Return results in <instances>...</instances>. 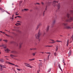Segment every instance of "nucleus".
<instances>
[{"mask_svg": "<svg viewBox=\"0 0 73 73\" xmlns=\"http://www.w3.org/2000/svg\"><path fill=\"white\" fill-rule=\"evenodd\" d=\"M67 17H68L69 19L67 20L66 21L67 22H70L72 21V20H73V17H70V15L69 13H68L67 15Z\"/></svg>", "mask_w": 73, "mask_h": 73, "instance_id": "1", "label": "nucleus"}, {"mask_svg": "<svg viewBox=\"0 0 73 73\" xmlns=\"http://www.w3.org/2000/svg\"><path fill=\"white\" fill-rule=\"evenodd\" d=\"M40 35H41V33H40V32L39 31L38 34H36L35 35V38H36V39H39Z\"/></svg>", "mask_w": 73, "mask_h": 73, "instance_id": "2", "label": "nucleus"}, {"mask_svg": "<svg viewBox=\"0 0 73 73\" xmlns=\"http://www.w3.org/2000/svg\"><path fill=\"white\" fill-rule=\"evenodd\" d=\"M3 65H1V64H0V66L1 67V68H0V70H1V71L3 70Z\"/></svg>", "mask_w": 73, "mask_h": 73, "instance_id": "3", "label": "nucleus"}, {"mask_svg": "<svg viewBox=\"0 0 73 73\" xmlns=\"http://www.w3.org/2000/svg\"><path fill=\"white\" fill-rule=\"evenodd\" d=\"M41 25H42V24H41V23H39L38 25V26L36 27L37 29H38V27L41 26Z\"/></svg>", "mask_w": 73, "mask_h": 73, "instance_id": "4", "label": "nucleus"}, {"mask_svg": "<svg viewBox=\"0 0 73 73\" xmlns=\"http://www.w3.org/2000/svg\"><path fill=\"white\" fill-rule=\"evenodd\" d=\"M66 28H67L68 29H72V28H73V27L71 28L70 26H66Z\"/></svg>", "mask_w": 73, "mask_h": 73, "instance_id": "5", "label": "nucleus"}, {"mask_svg": "<svg viewBox=\"0 0 73 73\" xmlns=\"http://www.w3.org/2000/svg\"><path fill=\"white\" fill-rule=\"evenodd\" d=\"M58 66L59 69L61 70V71H62V69H61V66L60 65V64H58Z\"/></svg>", "mask_w": 73, "mask_h": 73, "instance_id": "6", "label": "nucleus"}, {"mask_svg": "<svg viewBox=\"0 0 73 73\" xmlns=\"http://www.w3.org/2000/svg\"><path fill=\"white\" fill-rule=\"evenodd\" d=\"M0 62H5L4 60H3V59H0Z\"/></svg>", "mask_w": 73, "mask_h": 73, "instance_id": "7", "label": "nucleus"}, {"mask_svg": "<svg viewBox=\"0 0 73 73\" xmlns=\"http://www.w3.org/2000/svg\"><path fill=\"white\" fill-rule=\"evenodd\" d=\"M71 50H70V51L68 53V57H69V56H70V54H71Z\"/></svg>", "mask_w": 73, "mask_h": 73, "instance_id": "8", "label": "nucleus"}, {"mask_svg": "<svg viewBox=\"0 0 73 73\" xmlns=\"http://www.w3.org/2000/svg\"><path fill=\"white\" fill-rule=\"evenodd\" d=\"M10 56H11V57H12V58H13V57H16V56H15L13 55H12V54H11L10 55Z\"/></svg>", "mask_w": 73, "mask_h": 73, "instance_id": "9", "label": "nucleus"}, {"mask_svg": "<svg viewBox=\"0 0 73 73\" xmlns=\"http://www.w3.org/2000/svg\"><path fill=\"white\" fill-rule=\"evenodd\" d=\"M49 26H48L47 27V28L46 29V31H49Z\"/></svg>", "mask_w": 73, "mask_h": 73, "instance_id": "10", "label": "nucleus"}, {"mask_svg": "<svg viewBox=\"0 0 73 73\" xmlns=\"http://www.w3.org/2000/svg\"><path fill=\"white\" fill-rule=\"evenodd\" d=\"M5 51L6 52H7H7H8L9 51H11V50H9V49L8 48H7V49L6 50H5Z\"/></svg>", "mask_w": 73, "mask_h": 73, "instance_id": "11", "label": "nucleus"}, {"mask_svg": "<svg viewBox=\"0 0 73 73\" xmlns=\"http://www.w3.org/2000/svg\"><path fill=\"white\" fill-rule=\"evenodd\" d=\"M58 6V8L59 9L60 8V3H59L58 5H57Z\"/></svg>", "mask_w": 73, "mask_h": 73, "instance_id": "12", "label": "nucleus"}, {"mask_svg": "<svg viewBox=\"0 0 73 73\" xmlns=\"http://www.w3.org/2000/svg\"><path fill=\"white\" fill-rule=\"evenodd\" d=\"M25 66H27V67H29V68H33V66H28L27 65H25Z\"/></svg>", "mask_w": 73, "mask_h": 73, "instance_id": "13", "label": "nucleus"}, {"mask_svg": "<svg viewBox=\"0 0 73 73\" xmlns=\"http://www.w3.org/2000/svg\"><path fill=\"white\" fill-rule=\"evenodd\" d=\"M35 60V58H33V59H29V61H32L34 60Z\"/></svg>", "mask_w": 73, "mask_h": 73, "instance_id": "14", "label": "nucleus"}, {"mask_svg": "<svg viewBox=\"0 0 73 73\" xmlns=\"http://www.w3.org/2000/svg\"><path fill=\"white\" fill-rule=\"evenodd\" d=\"M57 50H58V46H56V48L55 49V51H56V52H57Z\"/></svg>", "mask_w": 73, "mask_h": 73, "instance_id": "15", "label": "nucleus"}, {"mask_svg": "<svg viewBox=\"0 0 73 73\" xmlns=\"http://www.w3.org/2000/svg\"><path fill=\"white\" fill-rule=\"evenodd\" d=\"M67 46H68L69 44V40H68L67 42Z\"/></svg>", "mask_w": 73, "mask_h": 73, "instance_id": "16", "label": "nucleus"}, {"mask_svg": "<svg viewBox=\"0 0 73 73\" xmlns=\"http://www.w3.org/2000/svg\"><path fill=\"white\" fill-rule=\"evenodd\" d=\"M51 70H52V68H50L48 71V72H50V71H51Z\"/></svg>", "mask_w": 73, "mask_h": 73, "instance_id": "17", "label": "nucleus"}, {"mask_svg": "<svg viewBox=\"0 0 73 73\" xmlns=\"http://www.w3.org/2000/svg\"><path fill=\"white\" fill-rule=\"evenodd\" d=\"M58 3V2L56 1H54L53 2V4H55V3Z\"/></svg>", "mask_w": 73, "mask_h": 73, "instance_id": "18", "label": "nucleus"}, {"mask_svg": "<svg viewBox=\"0 0 73 73\" xmlns=\"http://www.w3.org/2000/svg\"><path fill=\"white\" fill-rule=\"evenodd\" d=\"M62 25H64V26H66V25H67V23H63Z\"/></svg>", "mask_w": 73, "mask_h": 73, "instance_id": "19", "label": "nucleus"}, {"mask_svg": "<svg viewBox=\"0 0 73 73\" xmlns=\"http://www.w3.org/2000/svg\"><path fill=\"white\" fill-rule=\"evenodd\" d=\"M3 41H4L6 42H8V40H3Z\"/></svg>", "mask_w": 73, "mask_h": 73, "instance_id": "20", "label": "nucleus"}, {"mask_svg": "<svg viewBox=\"0 0 73 73\" xmlns=\"http://www.w3.org/2000/svg\"><path fill=\"white\" fill-rule=\"evenodd\" d=\"M19 48H21V44H19Z\"/></svg>", "mask_w": 73, "mask_h": 73, "instance_id": "21", "label": "nucleus"}, {"mask_svg": "<svg viewBox=\"0 0 73 73\" xmlns=\"http://www.w3.org/2000/svg\"><path fill=\"white\" fill-rule=\"evenodd\" d=\"M54 54L55 56H57V53L56 52H54Z\"/></svg>", "mask_w": 73, "mask_h": 73, "instance_id": "22", "label": "nucleus"}, {"mask_svg": "<svg viewBox=\"0 0 73 73\" xmlns=\"http://www.w3.org/2000/svg\"><path fill=\"white\" fill-rule=\"evenodd\" d=\"M25 65H29V66H31V65L28 64H27V63H25Z\"/></svg>", "mask_w": 73, "mask_h": 73, "instance_id": "23", "label": "nucleus"}, {"mask_svg": "<svg viewBox=\"0 0 73 73\" xmlns=\"http://www.w3.org/2000/svg\"><path fill=\"white\" fill-rule=\"evenodd\" d=\"M4 44H3L2 45H0V47H4Z\"/></svg>", "mask_w": 73, "mask_h": 73, "instance_id": "24", "label": "nucleus"}, {"mask_svg": "<svg viewBox=\"0 0 73 73\" xmlns=\"http://www.w3.org/2000/svg\"><path fill=\"white\" fill-rule=\"evenodd\" d=\"M5 63H7V64H9V63H10V62H8L7 61H6L5 62Z\"/></svg>", "mask_w": 73, "mask_h": 73, "instance_id": "25", "label": "nucleus"}, {"mask_svg": "<svg viewBox=\"0 0 73 73\" xmlns=\"http://www.w3.org/2000/svg\"><path fill=\"white\" fill-rule=\"evenodd\" d=\"M48 46V47H52V46Z\"/></svg>", "mask_w": 73, "mask_h": 73, "instance_id": "26", "label": "nucleus"}, {"mask_svg": "<svg viewBox=\"0 0 73 73\" xmlns=\"http://www.w3.org/2000/svg\"><path fill=\"white\" fill-rule=\"evenodd\" d=\"M55 22H56V21H54L52 22L53 24H54V23H55Z\"/></svg>", "mask_w": 73, "mask_h": 73, "instance_id": "27", "label": "nucleus"}, {"mask_svg": "<svg viewBox=\"0 0 73 73\" xmlns=\"http://www.w3.org/2000/svg\"><path fill=\"white\" fill-rule=\"evenodd\" d=\"M63 63H64V65H66L65 63V62H64V60H63Z\"/></svg>", "mask_w": 73, "mask_h": 73, "instance_id": "28", "label": "nucleus"}, {"mask_svg": "<svg viewBox=\"0 0 73 73\" xmlns=\"http://www.w3.org/2000/svg\"><path fill=\"white\" fill-rule=\"evenodd\" d=\"M5 35H6V36H7L8 37H10V36H9V35H7V34H5Z\"/></svg>", "mask_w": 73, "mask_h": 73, "instance_id": "29", "label": "nucleus"}, {"mask_svg": "<svg viewBox=\"0 0 73 73\" xmlns=\"http://www.w3.org/2000/svg\"><path fill=\"white\" fill-rule=\"evenodd\" d=\"M17 69L18 70V71H20V70H21V69H18V68H17Z\"/></svg>", "mask_w": 73, "mask_h": 73, "instance_id": "30", "label": "nucleus"}, {"mask_svg": "<svg viewBox=\"0 0 73 73\" xmlns=\"http://www.w3.org/2000/svg\"><path fill=\"white\" fill-rule=\"evenodd\" d=\"M3 68H6V67L5 66L3 65Z\"/></svg>", "mask_w": 73, "mask_h": 73, "instance_id": "31", "label": "nucleus"}, {"mask_svg": "<svg viewBox=\"0 0 73 73\" xmlns=\"http://www.w3.org/2000/svg\"><path fill=\"white\" fill-rule=\"evenodd\" d=\"M45 53H46L48 54H50V52H45Z\"/></svg>", "mask_w": 73, "mask_h": 73, "instance_id": "32", "label": "nucleus"}, {"mask_svg": "<svg viewBox=\"0 0 73 73\" xmlns=\"http://www.w3.org/2000/svg\"><path fill=\"white\" fill-rule=\"evenodd\" d=\"M50 54H49L48 56V59H49V56H50Z\"/></svg>", "mask_w": 73, "mask_h": 73, "instance_id": "33", "label": "nucleus"}, {"mask_svg": "<svg viewBox=\"0 0 73 73\" xmlns=\"http://www.w3.org/2000/svg\"><path fill=\"white\" fill-rule=\"evenodd\" d=\"M24 10H25V11H28V9H25Z\"/></svg>", "mask_w": 73, "mask_h": 73, "instance_id": "34", "label": "nucleus"}, {"mask_svg": "<svg viewBox=\"0 0 73 73\" xmlns=\"http://www.w3.org/2000/svg\"><path fill=\"white\" fill-rule=\"evenodd\" d=\"M9 63V64H10V65H13V63Z\"/></svg>", "mask_w": 73, "mask_h": 73, "instance_id": "35", "label": "nucleus"}, {"mask_svg": "<svg viewBox=\"0 0 73 73\" xmlns=\"http://www.w3.org/2000/svg\"><path fill=\"white\" fill-rule=\"evenodd\" d=\"M35 54V53H33V56H35V54Z\"/></svg>", "mask_w": 73, "mask_h": 73, "instance_id": "36", "label": "nucleus"}, {"mask_svg": "<svg viewBox=\"0 0 73 73\" xmlns=\"http://www.w3.org/2000/svg\"><path fill=\"white\" fill-rule=\"evenodd\" d=\"M25 11V10H24V9H23L22 10V12H24Z\"/></svg>", "mask_w": 73, "mask_h": 73, "instance_id": "37", "label": "nucleus"}, {"mask_svg": "<svg viewBox=\"0 0 73 73\" xmlns=\"http://www.w3.org/2000/svg\"><path fill=\"white\" fill-rule=\"evenodd\" d=\"M50 40H51V41H54V40L50 39Z\"/></svg>", "mask_w": 73, "mask_h": 73, "instance_id": "38", "label": "nucleus"}, {"mask_svg": "<svg viewBox=\"0 0 73 73\" xmlns=\"http://www.w3.org/2000/svg\"><path fill=\"white\" fill-rule=\"evenodd\" d=\"M56 42H61V41L58 40H56Z\"/></svg>", "mask_w": 73, "mask_h": 73, "instance_id": "39", "label": "nucleus"}, {"mask_svg": "<svg viewBox=\"0 0 73 73\" xmlns=\"http://www.w3.org/2000/svg\"><path fill=\"white\" fill-rule=\"evenodd\" d=\"M15 15H19V14H17V13H16Z\"/></svg>", "mask_w": 73, "mask_h": 73, "instance_id": "40", "label": "nucleus"}, {"mask_svg": "<svg viewBox=\"0 0 73 73\" xmlns=\"http://www.w3.org/2000/svg\"><path fill=\"white\" fill-rule=\"evenodd\" d=\"M15 66H16L17 67H19V66L17 65H15Z\"/></svg>", "mask_w": 73, "mask_h": 73, "instance_id": "41", "label": "nucleus"}, {"mask_svg": "<svg viewBox=\"0 0 73 73\" xmlns=\"http://www.w3.org/2000/svg\"><path fill=\"white\" fill-rule=\"evenodd\" d=\"M47 9V7H46L45 9V10H46Z\"/></svg>", "mask_w": 73, "mask_h": 73, "instance_id": "42", "label": "nucleus"}, {"mask_svg": "<svg viewBox=\"0 0 73 73\" xmlns=\"http://www.w3.org/2000/svg\"><path fill=\"white\" fill-rule=\"evenodd\" d=\"M16 24H19V25H21L20 23H16Z\"/></svg>", "mask_w": 73, "mask_h": 73, "instance_id": "43", "label": "nucleus"}, {"mask_svg": "<svg viewBox=\"0 0 73 73\" xmlns=\"http://www.w3.org/2000/svg\"><path fill=\"white\" fill-rule=\"evenodd\" d=\"M11 19H12V20H13V18L11 17Z\"/></svg>", "mask_w": 73, "mask_h": 73, "instance_id": "44", "label": "nucleus"}, {"mask_svg": "<svg viewBox=\"0 0 73 73\" xmlns=\"http://www.w3.org/2000/svg\"><path fill=\"white\" fill-rule=\"evenodd\" d=\"M56 42V41L52 42H51V43H54V42Z\"/></svg>", "mask_w": 73, "mask_h": 73, "instance_id": "45", "label": "nucleus"}, {"mask_svg": "<svg viewBox=\"0 0 73 73\" xmlns=\"http://www.w3.org/2000/svg\"><path fill=\"white\" fill-rule=\"evenodd\" d=\"M12 17L13 18H13L14 17V15H13Z\"/></svg>", "mask_w": 73, "mask_h": 73, "instance_id": "46", "label": "nucleus"}, {"mask_svg": "<svg viewBox=\"0 0 73 73\" xmlns=\"http://www.w3.org/2000/svg\"><path fill=\"white\" fill-rule=\"evenodd\" d=\"M7 48V46H6L5 47H4V48Z\"/></svg>", "mask_w": 73, "mask_h": 73, "instance_id": "47", "label": "nucleus"}, {"mask_svg": "<svg viewBox=\"0 0 73 73\" xmlns=\"http://www.w3.org/2000/svg\"><path fill=\"white\" fill-rule=\"evenodd\" d=\"M39 61L40 62H41V61H42V60H39Z\"/></svg>", "mask_w": 73, "mask_h": 73, "instance_id": "48", "label": "nucleus"}, {"mask_svg": "<svg viewBox=\"0 0 73 73\" xmlns=\"http://www.w3.org/2000/svg\"><path fill=\"white\" fill-rule=\"evenodd\" d=\"M41 3L42 4V5H43L44 3L43 2H41Z\"/></svg>", "mask_w": 73, "mask_h": 73, "instance_id": "49", "label": "nucleus"}, {"mask_svg": "<svg viewBox=\"0 0 73 73\" xmlns=\"http://www.w3.org/2000/svg\"><path fill=\"white\" fill-rule=\"evenodd\" d=\"M22 3V1H20L19 2V3Z\"/></svg>", "mask_w": 73, "mask_h": 73, "instance_id": "50", "label": "nucleus"}, {"mask_svg": "<svg viewBox=\"0 0 73 73\" xmlns=\"http://www.w3.org/2000/svg\"><path fill=\"white\" fill-rule=\"evenodd\" d=\"M71 38H72V40H73V35L72 36Z\"/></svg>", "mask_w": 73, "mask_h": 73, "instance_id": "51", "label": "nucleus"}, {"mask_svg": "<svg viewBox=\"0 0 73 73\" xmlns=\"http://www.w3.org/2000/svg\"><path fill=\"white\" fill-rule=\"evenodd\" d=\"M71 25H72V26H73V23H72V24Z\"/></svg>", "mask_w": 73, "mask_h": 73, "instance_id": "52", "label": "nucleus"}, {"mask_svg": "<svg viewBox=\"0 0 73 73\" xmlns=\"http://www.w3.org/2000/svg\"><path fill=\"white\" fill-rule=\"evenodd\" d=\"M7 13H8V14H9V13H8V11L6 12Z\"/></svg>", "mask_w": 73, "mask_h": 73, "instance_id": "53", "label": "nucleus"}, {"mask_svg": "<svg viewBox=\"0 0 73 73\" xmlns=\"http://www.w3.org/2000/svg\"><path fill=\"white\" fill-rule=\"evenodd\" d=\"M17 17H20V16H17Z\"/></svg>", "mask_w": 73, "mask_h": 73, "instance_id": "54", "label": "nucleus"}, {"mask_svg": "<svg viewBox=\"0 0 73 73\" xmlns=\"http://www.w3.org/2000/svg\"><path fill=\"white\" fill-rule=\"evenodd\" d=\"M2 39H0V41H2Z\"/></svg>", "mask_w": 73, "mask_h": 73, "instance_id": "55", "label": "nucleus"}, {"mask_svg": "<svg viewBox=\"0 0 73 73\" xmlns=\"http://www.w3.org/2000/svg\"><path fill=\"white\" fill-rule=\"evenodd\" d=\"M36 4H39V5H40V3H36Z\"/></svg>", "mask_w": 73, "mask_h": 73, "instance_id": "56", "label": "nucleus"}, {"mask_svg": "<svg viewBox=\"0 0 73 73\" xmlns=\"http://www.w3.org/2000/svg\"><path fill=\"white\" fill-rule=\"evenodd\" d=\"M14 52V51H11V53H13Z\"/></svg>", "mask_w": 73, "mask_h": 73, "instance_id": "57", "label": "nucleus"}, {"mask_svg": "<svg viewBox=\"0 0 73 73\" xmlns=\"http://www.w3.org/2000/svg\"><path fill=\"white\" fill-rule=\"evenodd\" d=\"M5 57H8V56H5Z\"/></svg>", "mask_w": 73, "mask_h": 73, "instance_id": "58", "label": "nucleus"}, {"mask_svg": "<svg viewBox=\"0 0 73 73\" xmlns=\"http://www.w3.org/2000/svg\"><path fill=\"white\" fill-rule=\"evenodd\" d=\"M17 22H18V23H20V21H17Z\"/></svg>", "mask_w": 73, "mask_h": 73, "instance_id": "59", "label": "nucleus"}, {"mask_svg": "<svg viewBox=\"0 0 73 73\" xmlns=\"http://www.w3.org/2000/svg\"><path fill=\"white\" fill-rule=\"evenodd\" d=\"M15 25H17V24H15Z\"/></svg>", "mask_w": 73, "mask_h": 73, "instance_id": "60", "label": "nucleus"}, {"mask_svg": "<svg viewBox=\"0 0 73 73\" xmlns=\"http://www.w3.org/2000/svg\"><path fill=\"white\" fill-rule=\"evenodd\" d=\"M2 33H4V34H5V32H2Z\"/></svg>", "mask_w": 73, "mask_h": 73, "instance_id": "61", "label": "nucleus"}, {"mask_svg": "<svg viewBox=\"0 0 73 73\" xmlns=\"http://www.w3.org/2000/svg\"><path fill=\"white\" fill-rule=\"evenodd\" d=\"M0 32H1V33H3V32L2 31H0Z\"/></svg>", "mask_w": 73, "mask_h": 73, "instance_id": "62", "label": "nucleus"}, {"mask_svg": "<svg viewBox=\"0 0 73 73\" xmlns=\"http://www.w3.org/2000/svg\"><path fill=\"white\" fill-rule=\"evenodd\" d=\"M71 12H72V13H73V11H71Z\"/></svg>", "mask_w": 73, "mask_h": 73, "instance_id": "63", "label": "nucleus"}, {"mask_svg": "<svg viewBox=\"0 0 73 73\" xmlns=\"http://www.w3.org/2000/svg\"><path fill=\"white\" fill-rule=\"evenodd\" d=\"M37 73H39V71H38Z\"/></svg>", "mask_w": 73, "mask_h": 73, "instance_id": "64", "label": "nucleus"}]
</instances>
